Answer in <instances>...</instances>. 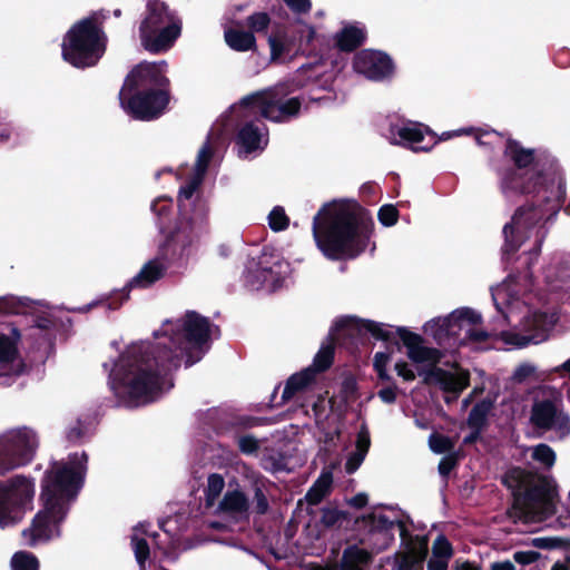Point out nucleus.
Listing matches in <instances>:
<instances>
[{"label":"nucleus","mask_w":570,"mask_h":570,"mask_svg":"<svg viewBox=\"0 0 570 570\" xmlns=\"http://www.w3.org/2000/svg\"><path fill=\"white\" fill-rule=\"evenodd\" d=\"M214 331L206 317L187 312L177 320L163 322L153 341L127 346L109 372V386L118 402L137 407L169 391V373L181 362L191 366L200 361Z\"/></svg>","instance_id":"f257e3e1"},{"label":"nucleus","mask_w":570,"mask_h":570,"mask_svg":"<svg viewBox=\"0 0 570 570\" xmlns=\"http://www.w3.org/2000/svg\"><path fill=\"white\" fill-rule=\"evenodd\" d=\"M492 298L501 325L488 333L476 326L481 314L469 307H461L444 317L426 322L423 331L439 345L454 348L470 342L482 343L489 337L501 340L510 347L522 348L544 342L558 317L547 305L533 303V297L521 288L515 276H509L492 288Z\"/></svg>","instance_id":"f03ea898"},{"label":"nucleus","mask_w":570,"mask_h":570,"mask_svg":"<svg viewBox=\"0 0 570 570\" xmlns=\"http://www.w3.org/2000/svg\"><path fill=\"white\" fill-rule=\"evenodd\" d=\"M86 470L85 452L73 453L66 460L51 463L41 484L42 509L36 514L31 525L22 531L26 544L32 547L60 535V524L83 484Z\"/></svg>","instance_id":"7ed1b4c3"},{"label":"nucleus","mask_w":570,"mask_h":570,"mask_svg":"<svg viewBox=\"0 0 570 570\" xmlns=\"http://www.w3.org/2000/svg\"><path fill=\"white\" fill-rule=\"evenodd\" d=\"M313 237L330 259L354 258L370 245L373 223L354 202L325 204L313 219Z\"/></svg>","instance_id":"20e7f679"},{"label":"nucleus","mask_w":570,"mask_h":570,"mask_svg":"<svg viewBox=\"0 0 570 570\" xmlns=\"http://www.w3.org/2000/svg\"><path fill=\"white\" fill-rule=\"evenodd\" d=\"M212 154L210 145L200 148L193 176L179 189V219L170 230L168 243L171 255L179 259L194 258L202 238L208 232V209L202 202H195L193 196L203 181Z\"/></svg>","instance_id":"39448f33"},{"label":"nucleus","mask_w":570,"mask_h":570,"mask_svg":"<svg viewBox=\"0 0 570 570\" xmlns=\"http://www.w3.org/2000/svg\"><path fill=\"white\" fill-rule=\"evenodd\" d=\"M323 70L324 66L320 61L303 65L289 80L243 97L239 106L244 108L257 106L261 115L274 122L291 121L299 115L305 101L304 97L291 95L298 89L315 85Z\"/></svg>","instance_id":"423d86ee"},{"label":"nucleus","mask_w":570,"mask_h":570,"mask_svg":"<svg viewBox=\"0 0 570 570\" xmlns=\"http://www.w3.org/2000/svg\"><path fill=\"white\" fill-rule=\"evenodd\" d=\"M549 177L551 185L546 190L549 191L550 196L547 199H538V202H543L544 205L521 206L517 209L511 223L504 226L503 255L517 252L524 239L534 237V248L530 252L529 257H538L541 243L546 236L544 222L556 215L557 198L563 194L562 177L554 165H551Z\"/></svg>","instance_id":"0eeeda50"},{"label":"nucleus","mask_w":570,"mask_h":570,"mask_svg":"<svg viewBox=\"0 0 570 570\" xmlns=\"http://www.w3.org/2000/svg\"><path fill=\"white\" fill-rule=\"evenodd\" d=\"M514 489V503L510 515L515 522L534 524L554 513L556 487L544 476H531L513 470L505 479Z\"/></svg>","instance_id":"6e6552de"},{"label":"nucleus","mask_w":570,"mask_h":570,"mask_svg":"<svg viewBox=\"0 0 570 570\" xmlns=\"http://www.w3.org/2000/svg\"><path fill=\"white\" fill-rule=\"evenodd\" d=\"M392 328V337L396 333L406 347L407 357L417 367V373L423 377L424 383L438 384L445 392L459 394L469 385V372L453 366L451 371L438 367L442 353L434 347L425 345L424 338L404 327Z\"/></svg>","instance_id":"1a4fd4ad"},{"label":"nucleus","mask_w":570,"mask_h":570,"mask_svg":"<svg viewBox=\"0 0 570 570\" xmlns=\"http://www.w3.org/2000/svg\"><path fill=\"white\" fill-rule=\"evenodd\" d=\"M381 130L382 135L394 140L393 142H397V139L402 142H421L426 138L439 141L466 138L481 142L482 138H489L491 141L502 138V134L495 130L474 127L448 130L438 135L425 124L406 119L397 114L386 116L381 124Z\"/></svg>","instance_id":"9d476101"},{"label":"nucleus","mask_w":570,"mask_h":570,"mask_svg":"<svg viewBox=\"0 0 570 570\" xmlns=\"http://www.w3.org/2000/svg\"><path fill=\"white\" fill-rule=\"evenodd\" d=\"M97 13L77 22L62 42L63 59L76 68L91 67L105 52L106 37L97 24Z\"/></svg>","instance_id":"9b49d317"},{"label":"nucleus","mask_w":570,"mask_h":570,"mask_svg":"<svg viewBox=\"0 0 570 570\" xmlns=\"http://www.w3.org/2000/svg\"><path fill=\"white\" fill-rule=\"evenodd\" d=\"M181 19L161 1H148L146 16L139 26L141 46L158 53L173 47L181 33Z\"/></svg>","instance_id":"f8f14e48"},{"label":"nucleus","mask_w":570,"mask_h":570,"mask_svg":"<svg viewBox=\"0 0 570 570\" xmlns=\"http://www.w3.org/2000/svg\"><path fill=\"white\" fill-rule=\"evenodd\" d=\"M363 332L371 333L375 338L390 341L392 328L387 324L376 323L370 320H362L355 316H344L335 322L330 338L322 344L320 351L314 357L312 366L314 375L328 368L333 362L334 342L341 336H355Z\"/></svg>","instance_id":"ddd939ff"},{"label":"nucleus","mask_w":570,"mask_h":570,"mask_svg":"<svg viewBox=\"0 0 570 570\" xmlns=\"http://www.w3.org/2000/svg\"><path fill=\"white\" fill-rule=\"evenodd\" d=\"M289 264L271 250L248 258L244 269V283L250 289L273 292L282 286L289 275Z\"/></svg>","instance_id":"4468645a"},{"label":"nucleus","mask_w":570,"mask_h":570,"mask_svg":"<svg viewBox=\"0 0 570 570\" xmlns=\"http://www.w3.org/2000/svg\"><path fill=\"white\" fill-rule=\"evenodd\" d=\"M35 497V483L23 476L16 475L0 484V528L18 523L31 508Z\"/></svg>","instance_id":"2eb2a0df"},{"label":"nucleus","mask_w":570,"mask_h":570,"mask_svg":"<svg viewBox=\"0 0 570 570\" xmlns=\"http://www.w3.org/2000/svg\"><path fill=\"white\" fill-rule=\"evenodd\" d=\"M233 105L229 110L223 114L210 127L205 142H267L268 129L262 119H254L244 122L237 130L233 112L238 108Z\"/></svg>","instance_id":"dca6fc26"},{"label":"nucleus","mask_w":570,"mask_h":570,"mask_svg":"<svg viewBox=\"0 0 570 570\" xmlns=\"http://www.w3.org/2000/svg\"><path fill=\"white\" fill-rule=\"evenodd\" d=\"M38 446L35 431L19 428L0 436V475L29 463Z\"/></svg>","instance_id":"f3484780"},{"label":"nucleus","mask_w":570,"mask_h":570,"mask_svg":"<svg viewBox=\"0 0 570 570\" xmlns=\"http://www.w3.org/2000/svg\"><path fill=\"white\" fill-rule=\"evenodd\" d=\"M122 87L119 92L121 107L134 118L151 120L159 117L166 109L169 95L168 89L136 90Z\"/></svg>","instance_id":"a211bd4d"},{"label":"nucleus","mask_w":570,"mask_h":570,"mask_svg":"<svg viewBox=\"0 0 570 570\" xmlns=\"http://www.w3.org/2000/svg\"><path fill=\"white\" fill-rule=\"evenodd\" d=\"M167 61H144L137 65L127 76L122 87L135 90L167 89L169 80L166 77Z\"/></svg>","instance_id":"6ab92c4d"},{"label":"nucleus","mask_w":570,"mask_h":570,"mask_svg":"<svg viewBox=\"0 0 570 570\" xmlns=\"http://www.w3.org/2000/svg\"><path fill=\"white\" fill-rule=\"evenodd\" d=\"M170 240V232L166 236L164 245L160 247V253L155 258L147 261L139 272L128 282L129 288H147L153 284L161 279L168 268L167 261H174L178 263H187L190 258L179 259L171 255L168 248Z\"/></svg>","instance_id":"aec40b11"},{"label":"nucleus","mask_w":570,"mask_h":570,"mask_svg":"<svg viewBox=\"0 0 570 570\" xmlns=\"http://www.w3.org/2000/svg\"><path fill=\"white\" fill-rule=\"evenodd\" d=\"M505 154L518 167L517 171L504 176L502 179V189L505 195L512 196L520 191H534L537 184L530 186L529 184L523 183L525 176L529 175V170L523 171V169L530 166L534 160L533 150L521 148L520 145H509Z\"/></svg>","instance_id":"412c9836"},{"label":"nucleus","mask_w":570,"mask_h":570,"mask_svg":"<svg viewBox=\"0 0 570 570\" xmlns=\"http://www.w3.org/2000/svg\"><path fill=\"white\" fill-rule=\"evenodd\" d=\"M20 334L16 328L10 334L0 333V385H7L24 371V363L18 352Z\"/></svg>","instance_id":"4be33fe9"},{"label":"nucleus","mask_w":570,"mask_h":570,"mask_svg":"<svg viewBox=\"0 0 570 570\" xmlns=\"http://www.w3.org/2000/svg\"><path fill=\"white\" fill-rule=\"evenodd\" d=\"M353 68L357 73L375 81L390 78L393 73L391 58L386 53L376 50H362L357 52L353 60Z\"/></svg>","instance_id":"5701e85b"},{"label":"nucleus","mask_w":570,"mask_h":570,"mask_svg":"<svg viewBox=\"0 0 570 570\" xmlns=\"http://www.w3.org/2000/svg\"><path fill=\"white\" fill-rule=\"evenodd\" d=\"M249 500L239 489H228L216 507V513L235 521H242L248 518Z\"/></svg>","instance_id":"b1692460"},{"label":"nucleus","mask_w":570,"mask_h":570,"mask_svg":"<svg viewBox=\"0 0 570 570\" xmlns=\"http://www.w3.org/2000/svg\"><path fill=\"white\" fill-rule=\"evenodd\" d=\"M148 524L147 523H139L132 529L131 534V546L134 549V553L136 557V560L141 569H144L145 563L147 559L149 558V542L148 540H151L156 548L166 551V548H164L158 541H157V534L149 533L148 532Z\"/></svg>","instance_id":"393cba45"},{"label":"nucleus","mask_w":570,"mask_h":570,"mask_svg":"<svg viewBox=\"0 0 570 570\" xmlns=\"http://www.w3.org/2000/svg\"><path fill=\"white\" fill-rule=\"evenodd\" d=\"M426 553V540L421 539L412 542L405 552L397 554L394 570H423Z\"/></svg>","instance_id":"a878e982"},{"label":"nucleus","mask_w":570,"mask_h":570,"mask_svg":"<svg viewBox=\"0 0 570 570\" xmlns=\"http://www.w3.org/2000/svg\"><path fill=\"white\" fill-rule=\"evenodd\" d=\"M453 550L448 539L439 535L432 546V556L428 561V570H448Z\"/></svg>","instance_id":"bb28decb"},{"label":"nucleus","mask_w":570,"mask_h":570,"mask_svg":"<svg viewBox=\"0 0 570 570\" xmlns=\"http://www.w3.org/2000/svg\"><path fill=\"white\" fill-rule=\"evenodd\" d=\"M364 523L371 534L380 538L381 542L377 544V549L384 548L390 540L389 530L394 525V522L382 512H373L364 519Z\"/></svg>","instance_id":"cd10ccee"},{"label":"nucleus","mask_w":570,"mask_h":570,"mask_svg":"<svg viewBox=\"0 0 570 570\" xmlns=\"http://www.w3.org/2000/svg\"><path fill=\"white\" fill-rule=\"evenodd\" d=\"M560 411L552 401H538L532 406L531 422L540 429L548 430L550 425H553V421Z\"/></svg>","instance_id":"c85d7f7f"},{"label":"nucleus","mask_w":570,"mask_h":570,"mask_svg":"<svg viewBox=\"0 0 570 570\" xmlns=\"http://www.w3.org/2000/svg\"><path fill=\"white\" fill-rule=\"evenodd\" d=\"M224 37L228 47L235 51H248L256 46V38L249 31L228 28L225 30Z\"/></svg>","instance_id":"c756f323"},{"label":"nucleus","mask_w":570,"mask_h":570,"mask_svg":"<svg viewBox=\"0 0 570 570\" xmlns=\"http://www.w3.org/2000/svg\"><path fill=\"white\" fill-rule=\"evenodd\" d=\"M370 559L371 556L365 549L350 547L344 551L340 570H364Z\"/></svg>","instance_id":"7c9ffc66"},{"label":"nucleus","mask_w":570,"mask_h":570,"mask_svg":"<svg viewBox=\"0 0 570 570\" xmlns=\"http://www.w3.org/2000/svg\"><path fill=\"white\" fill-rule=\"evenodd\" d=\"M365 38L364 28L358 24H350L344 27L341 32L336 35L337 46L342 50H353L360 46Z\"/></svg>","instance_id":"2f4dec72"},{"label":"nucleus","mask_w":570,"mask_h":570,"mask_svg":"<svg viewBox=\"0 0 570 570\" xmlns=\"http://www.w3.org/2000/svg\"><path fill=\"white\" fill-rule=\"evenodd\" d=\"M333 483V474L330 469H324L311 489L307 491L305 498L311 504H317L330 492Z\"/></svg>","instance_id":"473e14b6"},{"label":"nucleus","mask_w":570,"mask_h":570,"mask_svg":"<svg viewBox=\"0 0 570 570\" xmlns=\"http://www.w3.org/2000/svg\"><path fill=\"white\" fill-rule=\"evenodd\" d=\"M314 370L305 368L299 373L292 375L284 387L282 399L289 400L295 393L303 391L314 381Z\"/></svg>","instance_id":"72a5a7b5"},{"label":"nucleus","mask_w":570,"mask_h":570,"mask_svg":"<svg viewBox=\"0 0 570 570\" xmlns=\"http://www.w3.org/2000/svg\"><path fill=\"white\" fill-rule=\"evenodd\" d=\"M493 407V401L485 399L476 403L471 410L468 417L470 429H483L487 423L488 415Z\"/></svg>","instance_id":"f704fd0d"},{"label":"nucleus","mask_w":570,"mask_h":570,"mask_svg":"<svg viewBox=\"0 0 570 570\" xmlns=\"http://www.w3.org/2000/svg\"><path fill=\"white\" fill-rule=\"evenodd\" d=\"M32 304L33 302L27 297H18L14 295L0 296V313H26Z\"/></svg>","instance_id":"c9c22d12"},{"label":"nucleus","mask_w":570,"mask_h":570,"mask_svg":"<svg viewBox=\"0 0 570 570\" xmlns=\"http://www.w3.org/2000/svg\"><path fill=\"white\" fill-rule=\"evenodd\" d=\"M528 451L533 461L540 464L543 469H551L556 462L557 455L552 448L549 445L541 443L529 448Z\"/></svg>","instance_id":"e433bc0d"},{"label":"nucleus","mask_w":570,"mask_h":570,"mask_svg":"<svg viewBox=\"0 0 570 570\" xmlns=\"http://www.w3.org/2000/svg\"><path fill=\"white\" fill-rule=\"evenodd\" d=\"M225 487V480L220 474H210L207 479V487L205 490L206 505L214 507Z\"/></svg>","instance_id":"4c0bfd02"},{"label":"nucleus","mask_w":570,"mask_h":570,"mask_svg":"<svg viewBox=\"0 0 570 570\" xmlns=\"http://www.w3.org/2000/svg\"><path fill=\"white\" fill-rule=\"evenodd\" d=\"M12 570H39V561L37 557L30 552L19 551L11 558Z\"/></svg>","instance_id":"58836bf2"},{"label":"nucleus","mask_w":570,"mask_h":570,"mask_svg":"<svg viewBox=\"0 0 570 570\" xmlns=\"http://www.w3.org/2000/svg\"><path fill=\"white\" fill-rule=\"evenodd\" d=\"M271 23V17L268 13L258 11L254 12L253 14L248 16L246 19V24L249 29V32L253 35L266 32L268 29V26Z\"/></svg>","instance_id":"ea45409f"},{"label":"nucleus","mask_w":570,"mask_h":570,"mask_svg":"<svg viewBox=\"0 0 570 570\" xmlns=\"http://www.w3.org/2000/svg\"><path fill=\"white\" fill-rule=\"evenodd\" d=\"M173 202L166 197H158L151 204V210L158 217V224L160 229H163L166 225L167 217L173 210Z\"/></svg>","instance_id":"a19ab883"},{"label":"nucleus","mask_w":570,"mask_h":570,"mask_svg":"<svg viewBox=\"0 0 570 570\" xmlns=\"http://www.w3.org/2000/svg\"><path fill=\"white\" fill-rule=\"evenodd\" d=\"M268 225L272 230L281 232L288 227L289 218L281 206H275L268 215Z\"/></svg>","instance_id":"79ce46f5"},{"label":"nucleus","mask_w":570,"mask_h":570,"mask_svg":"<svg viewBox=\"0 0 570 570\" xmlns=\"http://www.w3.org/2000/svg\"><path fill=\"white\" fill-rule=\"evenodd\" d=\"M429 445L434 453L439 454L449 452L453 449L452 441L448 436L441 434H431L429 438Z\"/></svg>","instance_id":"37998d69"},{"label":"nucleus","mask_w":570,"mask_h":570,"mask_svg":"<svg viewBox=\"0 0 570 570\" xmlns=\"http://www.w3.org/2000/svg\"><path fill=\"white\" fill-rule=\"evenodd\" d=\"M548 430H553L562 439L570 434V417L563 411H560Z\"/></svg>","instance_id":"c03bdc74"},{"label":"nucleus","mask_w":570,"mask_h":570,"mask_svg":"<svg viewBox=\"0 0 570 570\" xmlns=\"http://www.w3.org/2000/svg\"><path fill=\"white\" fill-rule=\"evenodd\" d=\"M264 150V145H236L235 153L239 159L252 160Z\"/></svg>","instance_id":"a18cd8bd"},{"label":"nucleus","mask_w":570,"mask_h":570,"mask_svg":"<svg viewBox=\"0 0 570 570\" xmlns=\"http://www.w3.org/2000/svg\"><path fill=\"white\" fill-rule=\"evenodd\" d=\"M391 361V354L387 352H377L374 355V368L377 372V375L382 380H389L390 376L387 374V365Z\"/></svg>","instance_id":"49530a36"},{"label":"nucleus","mask_w":570,"mask_h":570,"mask_svg":"<svg viewBox=\"0 0 570 570\" xmlns=\"http://www.w3.org/2000/svg\"><path fill=\"white\" fill-rule=\"evenodd\" d=\"M399 212L393 205H384L379 210V219L384 226H393L396 224Z\"/></svg>","instance_id":"de8ad7c7"},{"label":"nucleus","mask_w":570,"mask_h":570,"mask_svg":"<svg viewBox=\"0 0 570 570\" xmlns=\"http://www.w3.org/2000/svg\"><path fill=\"white\" fill-rule=\"evenodd\" d=\"M240 452L247 455L257 453L259 449V442L252 435H243L237 441Z\"/></svg>","instance_id":"09e8293b"},{"label":"nucleus","mask_w":570,"mask_h":570,"mask_svg":"<svg viewBox=\"0 0 570 570\" xmlns=\"http://www.w3.org/2000/svg\"><path fill=\"white\" fill-rule=\"evenodd\" d=\"M535 373V366L531 363L520 364L513 372L512 379L517 383H523Z\"/></svg>","instance_id":"8fccbe9b"},{"label":"nucleus","mask_w":570,"mask_h":570,"mask_svg":"<svg viewBox=\"0 0 570 570\" xmlns=\"http://www.w3.org/2000/svg\"><path fill=\"white\" fill-rule=\"evenodd\" d=\"M297 32L299 33L298 46L303 48L304 46H308L315 39V30L312 26L299 23L297 28Z\"/></svg>","instance_id":"3c124183"},{"label":"nucleus","mask_w":570,"mask_h":570,"mask_svg":"<svg viewBox=\"0 0 570 570\" xmlns=\"http://www.w3.org/2000/svg\"><path fill=\"white\" fill-rule=\"evenodd\" d=\"M268 45L272 60H277L285 52V40L279 36H269Z\"/></svg>","instance_id":"603ef678"},{"label":"nucleus","mask_w":570,"mask_h":570,"mask_svg":"<svg viewBox=\"0 0 570 570\" xmlns=\"http://www.w3.org/2000/svg\"><path fill=\"white\" fill-rule=\"evenodd\" d=\"M371 440H370V433L365 426H362L360 432L357 433L356 439V452H361L363 454H367L370 449Z\"/></svg>","instance_id":"864d4df0"},{"label":"nucleus","mask_w":570,"mask_h":570,"mask_svg":"<svg viewBox=\"0 0 570 570\" xmlns=\"http://www.w3.org/2000/svg\"><path fill=\"white\" fill-rule=\"evenodd\" d=\"M327 403L328 402L322 396L313 403V412L317 423L323 422L327 417Z\"/></svg>","instance_id":"5fc2aeb1"},{"label":"nucleus","mask_w":570,"mask_h":570,"mask_svg":"<svg viewBox=\"0 0 570 570\" xmlns=\"http://www.w3.org/2000/svg\"><path fill=\"white\" fill-rule=\"evenodd\" d=\"M285 4L297 14L306 13L311 10V1L309 0H283Z\"/></svg>","instance_id":"6e6d98bb"},{"label":"nucleus","mask_w":570,"mask_h":570,"mask_svg":"<svg viewBox=\"0 0 570 570\" xmlns=\"http://www.w3.org/2000/svg\"><path fill=\"white\" fill-rule=\"evenodd\" d=\"M365 456H366L365 454H363L361 452L354 451L348 456V459H347V461L345 463L346 472L347 473H354L360 468V465L364 461Z\"/></svg>","instance_id":"4d7b16f0"},{"label":"nucleus","mask_w":570,"mask_h":570,"mask_svg":"<svg viewBox=\"0 0 570 570\" xmlns=\"http://www.w3.org/2000/svg\"><path fill=\"white\" fill-rule=\"evenodd\" d=\"M255 510L257 513L263 514L268 510V501L261 488L255 489Z\"/></svg>","instance_id":"13d9d810"},{"label":"nucleus","mask_w":570,"mask_h":570,"mask_svg":"<svg viewBox=\"0 0 570 570\" xmlns=\"http://www.w3.org/2000/svg\"><path fill=\"white\" fill-rule=\"evenodd\" d=\"M539 558V553L535 551H517L513 554V559L515 562L520 564H530L537 561Z\"/></svg>","instance_id":"bf43d9fd"},{"label":"nucleus","mask_w":570,"mask_h":570,"mask_svg":"<svg viewBox=\"0 0 570 570\" xmlns=\"http://www.w3.org/2000/svg\"><path fill=\"white\" fill-rule=\"evenodd\" d=\"M395 371L397 375L404 379L405 381H413L415 379L414 371L405 362H397L395 364Z\"/></svg>","instance_id":"052dcab7"},{"label":"nucleus","mask_w":570,"mask_h":570,"mask_svg":"<svg viewBox=\"0 0 570 570\" xmlns=\"http://www.w3.org/2000/svg\"><path fill=\"white\" fill-rule=\"evenodd\" d=\"M379 397L387 404L394 403L396 400V389L395 387H386L379 392Z\"/></svg>","instance_id":"680f3d73"},{"label":"nucleus","mask_w":570,"mask_h":570,"mask_svg":"<svg viewBox=\"0 0 570 570\" xmlns=\"http://www.w3.org/2000/svg\"><path fill=\"white\" fill-rule=\"evenodd\" d=\"M544 282L551 288V291H556L559 285L556 284V265L549 266L544 271Z\"/></svg>","instance_id":"e2e57ef3"},{"label":"nucleus","mask_w":570,"mask_h":570,"mask_svg":"<svg viewBox=\"0 0 570 570\" xmlns=\"http://www.w3.org/2000/svg\"><path fill=\"white\" fill-rule=\"evenodd\" d=\"M533 544L538 548H552L558 547L560 544L559 539H551V538H535L533 539Z\"/></svg>","instance_id":"0e129e2a"},{"label":"nucleus","mask_w":570,"mask_h":570,"mask_svg":"<svg viewBox=\"0 0 570 570\" xmlns=\"http://www.w3.org/2000/svg\"><path fill=\"white\" fill-rule=\"evenodd\" d=\"M453 460L449 456L443 458L439 463V472L442 475H448L453 468Z\"/></svg>","instance_id":"69168bd1"},{"label":"nucleus","mask_w":570,"mask_h":570,"mask_svg":"<svg viewBox=\"0 0 570 570\" xmlns=\"http://www.w3.org/2000/svg\"><path fill=\"white\" fill-rule=\"evenodd\" d=\"M350 505L355 508H362L367 503V494L366 493H357L348 501Z\"/></svg>","instance_id":"338daca9"},{"label":"nucleus","mask_w":570,"mask_h":570,"mask_svg":"<svg viewBox=\"0 0 570 570\" xmlns=\"http://www.w3.org/2000/svg\"><path fill=\"white\" fill-rule=\"evenodd\" d=\"M491 570H515L513 562L510 560L493 562L491 564Z\"/></svg>","instance_id":"774afa93"}]
</instances>
